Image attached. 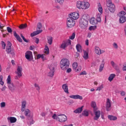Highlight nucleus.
<instances>
[{
  "mask_svg": "<svg viewBox=\"0 0 126 126\" xmlns=\"http://www.w3.org/2000/svg\"><path fill=\"white\" fill-rule=\"evenodd\" d=\"M116 77V74H111L108 77V80L110 81V82H112L113 81V80L114 79V78Z\"/></svg>",
  "mask_w": 126,
  "mask_h": 126,
  "instance_id": "7c9ffc66",
  "label": "nucleus"
},
{
  "mask_svg": "<svg viewBox=\"0 0 126 126\" xmlns=\"http://www.w3.org/2000/svg\"><path fill=\"white\" fill-rule=\"evenodd\" d=\"M26 101H23L22 102V106H21V111L22 112H24L25 111V109L26 108V105H27Z\"/></svg>",
  "mask_w": 126,
  "mask_h": 126,
  "instance_id": "393cba45",
  "label": "nucleus"
},
{
  "mask_svg": "<svg viewBox=\"0 0 126 126\" xmlns=\"http://www.w3.org/2000/svg\"><path fill=\"white\" fill-rule=\"evenodd\" d=\"M79 17V14L77 12H73L70 14V18H71L73 20H76V19H78Z\"/></svg>",
  "mask_w": 126,
  "mask_h": 126,
  "instance_id": "f8f14e48",
  "label": "nucleus"
},
{
  "mask_svg": "<svg viewBox=\"0 0 126 126\" xmlns=\"http://www.w3.org/2000/svg\"><path fill=\"white\" fill-rule=\"evenodd\" d=\"M7 31L8 32V33H12V29L10 28L9 27H7Z\"/></svg>",
  "mask_w": 126,
  "mask_h": 126,
  "instance_id": "8fccbe9b",
  "label": "nucleus"
},
{
  "mask_svg": "<svg viewBox=\"0 0 126 126\" xmlns=\"http://www.w3.org/2000/svg\"><path fill=\"white\" fill-rule=\"evenodd\" d=\"M27 28V24H21L19 27V28L20 29H25V28Z\"/></svg>",
  "mask_w": 126,
  "mask_h": 126,
  "instance_id": "4c0bfd02",
  "label": "nucleus"
},
{
  "mask_svg": "<svg viewBox=\"0 0 126 126\" xmlns=\"http://www.w3.org/2000/svg\"><path fill=\"white\" fill-rule=\"evenodd\" d=\"M7 84H9L8 86L9 89L11 90L13 87H14L13 84H11V77L10 75H8L7 79Z\"/></svg>",
  "mask_w": 126,
  "mask_h": 126,
  "instance_id": "4468645a",
  "label": "nucleus"
},
{
  "mask_svg": "<svg viewBox=\"0 0 126 126\" xmlns=\"http://www.w3.org/2000/svg\"><path fill=\"white\" fill-rule=\"evenodd\" d=\"M21 37L23 39V40H24V41L26 43H28V42H29L28 40L25 38V37H24V36H23V35H22V34H21Z\"/></svg>",
  "mask_w": 126,
  "mask_h": 126,
  "instance_id": "09e8293b",
  "label": "nucleus"
},
{
  "mask_svg": "<svg viewBox=\"0 0 126 126\" xmlns=\"http://www.w3.org/2000/svg\"><path fill=\"white\" fill-rule=\"evenodd\" d=\"M97 9H98L99 12H100V13H101V14H102V13H103V8H102V6L101 5V4H100V3L98 4Z\"/></svg>",
  "mask_w": 126,
  "mask_h": 126,
  "instance_id": "2f4dec72",
  "label": "nucleus"
},
{
  "mask_svg": "<svg viewBox=\"0 0 126 126\" xmlns=\"http://www.w3.org/2000/svg\"><path fill=\"white\" fill-rule=\"evenodd\" d=\"M49 53L50 49H49V47H48L47 45H45L44 48V54H45V55H49Z\"/></svg>",
  "mask_w": 126,
  "mask_h": 126,
  "instance_id": "473e14b6",
  "label": "nucleus"
},
{
  "mask_svg": "<svg viewBox=\"0 0 126 126\" xmlns=\"http://www.w3.org/2000/svg\"><path fill=\"white\" fill-rule=\"evenodd\" d=\"M113 47L115 49H118V48H119L118 44L116 42L113 43Z\"/></svg>",
  "mask_w": 126,
  "mask_h": 126,
  "instance_id": "5fc2aeb1",
  "label": "nucleus"
},
{
  "mask_svg": "<svg viewBox=\"0 0 126 126\" xmlns=\"http://www.w3.org/2000/svg\"><path fill=\"white\" fill-rule=\"evenodd\" d=\"M79 26L81 29H86L88 27L87 16L83 15L80 20Z\"/></svg>",
  "mask_w": 126,
  "mask_h": 126,
  "instance_id": "f03ea898",
  "label": "nucleus"
},
{
  "mask_svg": "<svg viewBox=\"0 0 126 126\" xmlns=\"http://www.w3.org/2000/svg\"><path fill=\"white\" fill-rule=\"evenodd\" d=\"M23 69H22V66H18L17 68V72L16 73L18 75L19 77H21L22 76V71Z\"/></svg>",
  "mask_w": 126,
  "mask_h": 126,
  "instance_id": "dca6fc26",
  "label": "nucleus"
},
{
  "mask_svg": "<svg viewBox=\"0 0 126 126\" xmlns=\"http://www.w3.org/2000/svg\"><path fill=\"white\" fill-rule=\"evenodd\" d=\"M108 10L111 13H114L115 11H116V6L115 4L111 5L110 6H108Z\"/></svg>",
  "mask_w": 126,
  "mask_h": 126,
  "instance_id": "a211bd4d",
  "label": "nucleus"
},
{
  "mask_svg": "<svg viewBox=\"0 0 126 126\" xmlns=\"http://www.w3.org/2000/svg\"><path fill=\"white\" fill-rule=\"evenodd\" d=\"M25 115L27 118H30L31 116V113L30 112V110L29 109H25Z\"/></svg>",
  "mask_w": 126,
  "mask_h": 126,
  "instance_id": "5701e85b",
  "label": "nucleus"
},
{
  "mask_svg": "<svg viewBox=\"0 0 126 126\" xmlns=\"http://www.w3.org/2000/svg\"><path fill=\"white\" fill-rule=\"evenodd\" d=\"M123 70L124 71H126V66H124L123 67Z\"/></svg>",
  "mask_w": 126,
  "mask_h": 126,
  "instance_id": "774afa93",
  "label": "nucleus"
},
{
  "mask_svg": "<svg viewBox=\"0 0 126 126\" xmlns=\"http://www.w3.org/2000/svg\"><path fill=\"white\" fill-rule=\"evenodd\" d=\"M96 20L97 21V23H98V22H101L102 21V19H101V14H98L97 15Z\"/></svg>",
  "mask_w": 126,
  "mask_h": 126,
  "instance_id": "f704fd0d",
  "label": "nucleus"
},
{
  "mask_svg": "<svg viewBox=\"0 0 126 126\" xmlns=\"http://www.w3.org/2000/svg\"><path fill=\"white\" fill-rule=\"evenodd\" d=\"M34 48H35L34 46H31L30 47V50H31V51H33V50H34Z\"/></svg>",
  "mask_w": 126,
  "mask_h": 126,
  "instance_id": "e2e57ef3",
  "label": "nucleus"
},
{
  "mask_svg": "<svg viewBox=\"0 0 126 126\" xmlns=\"http://www.w3.org/2000/svg\"><path fill=\"white\" fill-rule=\"evenodd\" d=\"M62 89H63L65 93L66 94H69V92H68V86H67L66 84H64L63 85Z\"/></svg>",
  "mask_w": 126,
  "mask_h": 126,
  "instance_id": "aec40b11",
  "label": "nucleus"
},
{
  "mask_svg": "<svg viewBox=\"0 0 126 126\" xmlns=\"http://www.w3.org/2000/svg\"><path fill=\"white\" fill-rule=\"evenodd\" d=\"M7 120L11 124H14V123H16V121H17L16 118L12 117H8Z\"/></svg>",
  "mask_w": 126,
  "mask_h": 126,
  "instance_id": "412c9836",
  "label": "nucleus"
},
{
  "mask_svg": "<svg viewBox=\"0 0 126 126\" xmlns=\"http://www.w3.org/2000/svg\"><path fill=\"white\" fill-rule=\"evenodd\" d=\"M119 22L120 23H125L126 21V17L125 16H119Z\"/></svg>",
  "mask_w": 126,
  "mask_h": 126,
  "instance_id": "b1692460",
  "label": "nucleus"
},
{
  "mask_svg": "<svg viewBox=\"0 0 126 126\" xmlns=\"http://www.w3.org/2000/svg\"><path fill=\"white\" fill-rule=\"evenodd\" d=\"M1 105V108H3L5 107V102H2L0 103Z\"/></svg>",
  "mask_w": 126,
  "mask_h": 126,
  "instance_id": "6e6d98bb",
  "label": "nucleus"
},
{
  "mask_svg": "<svg viewBox=\"0 0 126 126\" xmlns=\"http://www.w3.org/2000/svg\"><path fill=\"white\" fill-rule=\"evenodd\" d=\"M77 66H78V64H77V63L74 62V63H73L72 67L74 70L77 68Z\"/></svg>",
  "mask_w": 126,
  "mask_h": 126,
  "instance_id": "ea45409f",
  "label": "nucleus"
},
{
  "mask_svg": "<svg viewBox=\"0 0 126 126\" xmlns=\"http://www.w3.org/2000/svg\"><path fill=\"white\" fill-rule=\"evenodd\" d=\"M108 118L110 120V121H117L118 119L117 117L113 115H108Z\"/></svg>",
  "mask_w": 126,
  "mask_h": 126,
  "instance_id": "c756f323",
  "label": "nucleus"
},
{
  "mask_svg": "<svg viewBox=\"0 0 126 126\" xmlns=\"http://www.w3.org/2000/svg\"><path fill=\"white\" fill-rule=\"evenodd\" d=\"M111 102L112 101L109 98L107 99V101L106 103V109L107 112L111 111V107L112 106V105L111 104Z\"/></svg>",
  "mask_w": 126,
  "mask_h": 126,
  "instance_id": "ddd939ff",
  "label": "nucleus"
},
{
  "mask_svg": "<svg viewBox=\"0 0 126 126\" xmlns=\"http://www.w3.org/2000/svg\"><path fill=\"white\" fill-rule=\"evenodd\" d=\"M90 23L92 24V25H95L97 23L95 18H92L90 20Z\"/></svg>",
  "mask_w": 126,
  "mask_h": 126,
  "instance_id": "cd10ccee",
  "label": "nucleus"
},
{
  "mask_svg": "<svg viewBox=\"0 0 126 126\" xmlns=\"http://www.w3.org/2000/svg\"><path fill=\"white\" fill-rule=\"evenodd\" d=\"M126 14V12L124 11H121L119 13V16H125V15Z\"/></svg>",
  "mask_w": 126,
  "mask_h": 126,
  "instance_id": "49530a36",
  "label": "nucleus"
},
{
  "mask_svg": "<svg viewBox=\"0 0 126 126\" xmlns=\"http://www.w3.org/2000/svg\"><path fill=\"white\" fill-rule=\"evenodd\" d=\"M34 87L36 88V89L37 90V91H40V86H39V85L37 84H34Z\"/></svg>",
  "mask_w": 126,
  "mask_h": 126,
  "instance_id": "3c124183",
  "label": "nucleus"
},
{
  "mask_svg": "<svg viewBox=\"0 0 126 126\" xmlns=\"http://www.w3.org/2000/svg\"><path fill=\"white\" fill-rule=\"evenodd\" d=\"M84 107V106H82L81 107L78 108L75 110L73 112L75 113V114H80L81 112L83 110V108Z\"/></svg>",
  "mask_w": 126,
  "mask_h": 126,
  "instance_id": "4be33fe9",
  "label": "nucleus"
},
{
  "mask_svg": "<svg viewBox=\"0 0 126 126\" xmlns=\"http://www.w3.org/2000/svg\"><path fill=\"white\" fill-rule=\"evenodd\" d=\"M49 68L50 71L48 73V75L50 77H53L55 72V65L52 64L49 66Z\"/></svg>",
  "mask_w": 126,
  "mask_h": 126,
  "instance_id": "1a4fd4ad",
  "label": "nucleus"
},
{
  "mask_svg": "<svg viewBox=\"0 0 126 126\" xmlns=\"http://www.w3.org/2000/svg\"><path fill=\"white\" fill-rule=\"evenodd\" d=\"M66 72H67V73H70V72H71V68H69L67 69Z\"/></svg>",
  "mask_w": 126,
  "mask_h": 126,
  "instance_id": "052dcab7",
  "label": "nucleus"
},
{
  "mask_svg": "<svg viewBox=\"0 0 126 126\" xmlns=\"http://www.w3.org/2000/svg\"><path fill=\"white\" fill-rule=\"evenodd\" d=\"M104 63H102L100 64V65L99 66V72H102L103 69H104Z\"/></svg>",
  "mask_w": 126,
  "mask_h": 126,
  "instance_id": "58836bf2",
  "label": "nucleus"
},
{
  "mask_svg": "<svg viewBox=\"0 0 126 126\" xmlns=\"http://www.w3.org/2000/svg\"><path fill=\"white\" fill-rule=\"evenodd\" d=\"M96 28H97V26H91L89 27V30H90V31H92V30H95V29H96Z\"/></svg>",
  "mask_w": 126,
  "mask_h": 126,
  "instance_id": "79ce46f5",
  "label": "nucleus"
},
{
  "mask_svg": "<svg viewBox=\"0 0 126 126\" xmlns=\"http://www.w3.org/2000/svg\"><path fill=\"white\" fill-rule=\"evenodd\" d=\"M13 35L14 37L16 38V39L17 40V41H18L20 43H22V39H21V37H20V36H19V35H18V34L16 33V32L15 31L13 32Z\"/></svg>",
  "mask_w": 126,
  "mask_h": 126,
  "instance_id": "6ab92c4d",
  "label": "nucleus"
},
{
  "mask_svg": "<svg viewBox=\"0 0 126 126\" xmlns=\"http://www.w3.org/2000/svg\"><path fill=\"white\" fill-rule=\"evenodd\" d=\"M69 98H71V99H79V100H82L83 99V97H82V96L79 95V94H76V95H70Z\"/></svg>",
  "mask_w": 126,
  "mask_h": 126,
  "instance_id": "f3484780",
  "label": "nucleus"
},
{
  "mask_svg": "<svg viewBox=\"0 0 126 126\" xmlns=\"http://www.w3.org/2000/svg\"><path fill=\"white\" fill-rule=\"evenodd\" d=\"M121 95L122 96H125V95H126V92H122L121 93Z\"/></svg>",
  "mask_w": 126,
  "mask_h": 126,
  "instance_id": "0e129e2a",
  "label": "nucleus"
},
{
  "mask_svg": "<svg viewBox=\"0 0 126 126\" xmlns=\"http://www.w3.org/2000/svg\"><path fill=\"white\" fill-rule=\"evenodd\" d=\"M75 38V32H73L71 36H69L70 40H73Z\"/></svg>",
  "mask_w": 126,
  "mask_h": 126,
  "instance_id": "a18cd8bd",
  "label": "nucleus"
},
{
  "mask_svg": "<svg viewBox=\"0 0 126 126\" xmlns=\"http://www.w3.org/2000/svg\"><path fill=\"white\" fill-rule=\"evenodd\" d=\"M81 66H77L76 69L75 70V71H76V72H79V71L81 70Z\"/></svg>",
  "mask_w": 126,
  "mask_h": 126,
  "instance_id": "37998d69",
  "label": "nucleus"
},
{
  "mask_svg": "<svg viewBox=\"0 0 126 126\" xmlns=\"http://www.w3.org/2000/svg\"><path fill=\"white\" fill-rule=\"evenodd\" d=\"M91 33H88L87 37L88 38H91Z\"/></svg>",
  "mask_w": 126,
  "mask_h": 126,
  "instance_id": "338daca9",
  "label": "nucleus"
},
{
  "mask_svg": "<svg viewBox=\"0 0 126 126\" xmlns=\"http://www.w3.org/2000/svg\"><path fill=\"white\" fill-rule=\"evenodd\" d=\"M103 88H104V87L103 85H101L97 88V89L96 90V91H100V90H102Z\"/></svg>",
  "mask_w": 126,
  "mask_h": 126,
  "instance_id": "de8ad7c7",
  "label": "nucleus"
},
{
  "mask_svg": "<svg viewBox=\"0 0 126 126\" xmlns=\"http://www.w3.org/2000/svg\"><path fill=\"white\" fill-rule=\"evenodd\" d=\"M41 56H42V55H41V54H38L37 55L36 60H39V59H41Z\"/></svg>",
  "mask_w": 126,
  "mask_h": 126,
  "instance_id": "680f3d73",
  "label": "nucleus"
},
{
  "mask_svg": "<svg viewBox=\"0 0 126 126\" xmlns=\"http://www.w3.org/2000/svg\"><path fill=\"white\" fill-rule=\"evenodd\" d=\"M47 43L49 45H52L53 44V37L48 36H47Z\"/></svg>",
  "mask_w": 126,
  "mask_h": 126,
  "instance_id": "a878e982",
  "label": "nucleus"
},
{
  "mask_svg": "<svg viewBox=\"0 0 126 126\" xmlns=\"http://www.w3.org/2000/svg\"><path fill=\"white\" fill-rule=\"evenodd\" d=\"M91 106L92 108H93L94 111L95 110H98V108L97 107V105L96 104V102L92 101Z\"/></svg>",
  "mask_w": 126,
  "mask_h": 126,
  "instance_id": "bb28decb",
  "label": "nucleus"
},
{
  "mask_svg": "<svg viewBox=\"0 0 126 126\" xmlns=\"http://www.w3.org/2000/svg\"><path fill=\"white\" fill-rule=\"evenodd\" d=\"M94 53H95L96 55H100L101 54H104V53H105V51L101 50L99 47L95 46L94 48Z\"/></svg>",
  "mask_w": 126,
  "mask_h": 126,
  "instance_id": "2eb2a0df",
  "label": "nucleus"
},
{
  "mask_svg": "<svg viewBox=\"0 0 126 126\" xmlns=\"http://www.w3.org/2000/svg\"><path fill=\"white\" fill-rule=\"evenodd\" d=\"M42 27H43V26H42V23L40 22L38 23L37 26V31L32 33L31 34V36L34 37V36H36V35H38V34L42 33V32H43V31L41 30L42 29Z\"/></svg>",
  "mask_w": 126,
  "mask_h": 126,
  "instance_id": "39448f33",
  "label": "nucleus"
},
{
  "mask_svg": "<svg viewBox=\"0 0 126 126\" xmlns=\"http://www.w3.org/2000/svg\"><path fill=\"white\" fill-rule=\"evenodd\" d=\"M82 115L84 116V117H88L89 116V113L87 110H85L83 111Z\"/></svg>",
  "mask_w": 126,
  "mask_h": 126,
  "instance_id": "e433bc0d",
  "label": "nucleus"
},
{
  "mask_svg": "<svg viewBox=\"0 0 126 126\" xmlns=\"http://www.w3.org/2000/svg\"><path fill=\"white\" fill-rule=\"evenodd\" d=\"M6 52L7 54H10V55H11V56H14L15 55V52H14V49H11V43H10V42L9 41L7 42Z\"/></svg>",
  "mask_w": 126,
  "mask_h": 126,
  "instance_id": "423d86ee",
  "label": "nucleus"
},
{
  "mask_svg": "<svg viewBox=\"0 0 126 126\" xmlns=\"http://www.w3.org/2000/svg\"><path fill=\"white\" fill-rule=\"evenodd\" d=\"M70 45H71V40H70V39H68L67 40L63 41L60 46V49L65 50V48H66L67 46H70Z\"/></svg>",
  "mask_w": 126,
  "mask_h": 126,
  "instance_id": "6e6552de",
  "label": "nucleus"
},
{
  "mask_svg": "<svg viewBox=\"0 0 126 126\" xmlns=\"http://www.w3.org/2000/svg\"><path fill=\"white\" fill-rule=\"evenodd\" d=\"M76 50H77V52H79V53H80V52H81L82 47L80 44H77L76 46Z\"/></svg>",
  "mask_w": 126,
  "mask_h": 126,
  "instance_id": "72a5a7b5",
  "label": "nucleus"
},
{
  "mask_svg": "<svg viewBox=\"0 0 126 126\" xmlns=\"http://www.w3.org/2000/svg\"><path fill=\"white\" fill-rule=\"evenodd\" d=\"M4 27V25L1 24V25H0V30L2 32V33H3V32H4V30H3Z\"/></svg>",
  "mask_w": 126,
  "mask_h": 126,
  "instance_id": "c03bdc74",
  "label": "nucleus"
},
{
  "mask_svg": "<svg viewBox=\"0 0 126 126\" xmlns=\"http://www.w3.org/2000/svg\"><path fill=\"white\" fill-rule=\"evenodd\" d=\"M85 44L86 45V46H89V40L88 39L86 40Z\"/></svg>",
  "mask_w": 126,
  "mask_h": 126,
  "instance_id": "bf43d9fd",
  "label": "nucleus"
},
{
  "mask_svg": "<svg viewBox=\"0 0 126 126\" xmlns=\"http://www.w3.org/2000/svg\"><path fill=\"white\" fill-rule=\"evenodd\" d=\"M66 24L68 28H72V27H74L75 26V21L71 19V18H67Z\"/></svg>",
  "mask_w": 126,
  "mask_h": 126,
  "instance_id": "0eeeda50",
  "label": "nucleus"
},
{
  "mask_svg": "<svg viewBox=\"0 0 126 126\" xmlns=\"http://www.w3.org/2000/svg\"><path fill=\"white\" fill-rule=\"evenodd\" d=\"M59 3H60V4H62V3H63V0H56Z\"/></svg>",
  "mask_w": 126,
  "mask_h": 126,
  "instance_id": "13d9d810",
  "label": "nucleus"
},
{
  "mask_svg": "<svg viewBox=\"0 0 126 126\" xmlns=\"http://www.w3.org/2000/svg\"><path fill=\"white\" fill-rule=\"evenodd\" d=\"M77 8L78 9H83L85 10L88 9L90 6V4L88 2H86L84 1H78L76 2Z\"/></svg>",
  "mask_w": 126,
  "mask_h": 126,
  "instance_id": "f257e3e1",
  "label": "nucleus"
},
{
  "mask_svg": "<svg viewBox=\"0 0 126 126\" xmlns=\"http://www.w3.org/2000/svg\"><path fill=\"white\" fill-rule=\"evenodd\" d=\"M84 60H88L89 58V55L88 51H84V56H83Z\"/></svg>",
  "mask_w": 126,
  "mask_h": 126,
  "instance_id": "c85d7f7f",
  "label": "nucleus"
},
{
  "mask_svg": "<svg viewBox=\"0 0 126 126\" xmlns=\"http://www.w3.org/2000/svg\"><path fill=\"white\" fill-rule=\"evenodd\" d=\"M3 79V77H2V75H0V85H2V86H3V85L4 84V82L2 81Z\"/></svg>",
  "mask_w": 126,
  "mask_h": 126,
  "instance_id": "a19ab883",
  "label": "nucleus"
},
{
  "mask_svg": "<svg viewBox=\"0 0 126 126\" xmlns=\"http://www.w3.org/2000/svg\"><path fill=\"white\" fill-rule=\"evenodd\" d=\"M87 74V72L86 71H83L80 73V75H86Z\"/></svg>",
  "mask_w": 126,
  "mask_h": 126,
  "instance_id": "864d4df0",
  "label": "nucleus"
},
{
  "mask_svg": "<svg viewBox=\"0 0 126 126\" xmlns=\"http://www.w3.org/2000/svg\"><path fill=\"white\" fill-rule=\"evenodd\" d=\"M94 113L95 115L94 117V121H98L101 116V112H100V110H98V109H95L94 110Z\"/></svg>",
  "mask_w": 126,
  "mask_h": 126,
  "instance_id": "9b49d317",
  "label": "nucleus"
},
{
  "mask_svg": "<svg viewBox=\"0 0 126 126\" xmlns=\"http://www.w3.org/2000/svg\"><path fill=\"white\" fill-rule=\"evenodd\" d=\"M114 4L112 2V0H106V6H110V5H112Z\"/></svg>",
  "mask_w": 126,
  "mask_h": 126,
  "instance_id": "c9c22d12",
  "label": "nucleus"
},
{
  "mask_svg": "<svg viewBox=\"0 0 126 126\" xmlns=\"http://www.w3.org/2000/svg\"><path fill=\"white\" fill-rule=\"evenodd\" d=\"M1 44L2 45V47L3 49L4 50V49H5V47L6 46V44H5V43H4V42H3V41H1Z\"/></svg>",
  "mask_w": 126,
  "mask_h": 126,
  "instance_id": "603ef678",
  "label": "nucleus"
},
{
  "mask_svg": "<svg viewBox=\"0 0 126 126\" xmlns=\"http://www.w3.org/2000/svg\"><path fill=\"white\" fill-rule=\"evenodd\" d=\"M25 58L27 59V60H28V61H29L30 62L32 61V60H33V54L32 52L30 51H27L25 54Z\"/></svg>",
  "mask_w": 126,
  "mask_h": 126,
  "instance_id": "9d476101",
  "label": "nucleus"
},
{
  "mask_svg": "<svg viewBox=\"0 0 126 126\" xmlns=\"http://www.w3.org/2000/svg\"><path fill=\"white\" fill-rule=\"evenodd\" d=\"M52 119H53V120H57L58 122H60V123H64L66 122L67 117L64 114L57 115V114H54L52 116Z\"/></svg>",
  "mask_w": 126,
  "mask_h": 126,
  "instance_id": "7ed1b4c3",
  "label": "nucleus"
},
{
  "mask_svg": "<svg viewBox=\"0 0 126 126\" xmlns=\"http://www.w3.org/2000/svg\"><path fill=\"white\" fill-rule=\"evenodd\" d=\"M110 63L113 67H115L116 66V64L115 63V62H114V61H111Z\"/></svg>",
  "mask_w": 126,
  "mask_h": 126,
  "instance_id": "4d7b16f0",
  "label": "nucleus"
},
{
  "mask_svg": "<svg viewBox=\"0 0 126 126\" xmlns=\"http://www.w3.org/2000/svg\"><path fill=\"white\" fill-rule=\"evenodd\" d=\"M60 67L62 70H66L69 67V61L68 59H62L60 62Z\"/></svg>",
  "mask_w": 126,
  "mask_h": 126,
  "instance_id": "20e7f679",
  "label": "nucleus"
},
{
  "mask_svg": "<svg viewBox=\"0 0 126 126\" xmlns=\"http://www.w3.org/2000/svg\"><path fill=\"white\" fill-rule=\"evenodd\" d=\"M35 43L36 44H39V38H36Z\"/></svg>",
  "mask_w": 126,
  "mask_h": 126,
  "instance_id": "69168bd1",
  "label": "nucleus"
}]
</instances>
